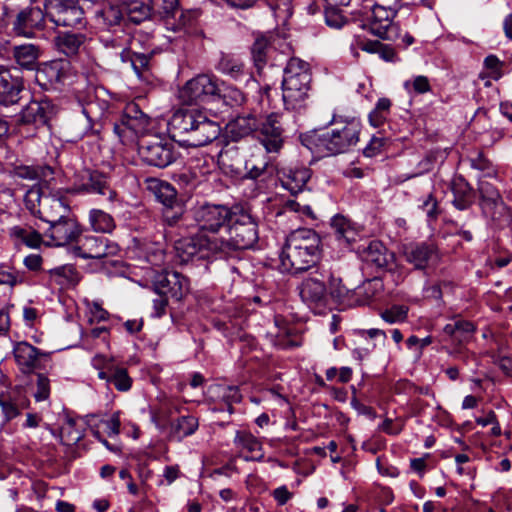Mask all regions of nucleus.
Listing matches in <instances>:
<instances>
[{
    "instance_id": "nucleus-1",
    "label": "nucleus",
    "mask_w": 512,
    "mask_h": 512,
    "mask_svg": "<svg viewBox=\"0 0 512 512\" xmlns=\"http://www.w3.org/2000/svg\"><path fill=\"white\" fill-rule=\"evenodd\" d=\"M227 237L218 235H198L176 243V255L181 263L194 258L207 259L218 253L249 249L258 240L257 225L252 217L241 208L235 207L233 217L226 229Z\"/></svg>"
},
{
    "instance_id": "nucleus-2",
    "label": "nucleus",
    "mask_w": 512,
    "mask_h": 512,
    "mask_svg": "<svg viewBox=\"0 0 512 512\" xmlns=\"http://www.w3.org/2000/svg\"><path fill=\"white\" fill-rule=\"evenodd\" d=\"M173 141L183 147H201L220 135V126L196 108L179 109L168 122Z\"/></svg>"
},
{
    "instance_id": "nucleus-3",
    "label": "nucleus",
    "mask_w": 512,
    "mask_h": 512,
    "mask_svg": "<svg viewBox=\"0 0 512 512\" xmlns=\"http://www.w3.org/2000/svg\"><path fill=\"white\" fill-rule=\"evenodd\" d=\"M332 128L324 133L312 132L302 137V144L321 156L345 153L359 142L361 123L355 118L331 120Z\"/></svg>"
},
{
    "instance_id": "nucleus-4",
    "label": "nucleus",
    "mask_w": 512,
    "mask_h": 512,
    "mask_svg": "<svg viewBox=\"0 0 512 512\" xmlns=\"http://www.w3.org/2000/svg\"><path fill=\"white\" fill-rule=\"evenodd\" d=\"M320 238L311 229L293 231L286 239L280 255L281 264L287 271L300 272L314 266L319 258Z\"/></svg>"
},
{
    "instance_id": "nucleus-5",
    "label": "nucleus",
    "mask_w": 512,
    "mask_h": 512,
    "mask_svg": "<svg viewBox=\"0 0 512 512\" xmlns=\"http://www.w3.org/2000/svg\"><path fill=\"white\" fill-rule=\"evenodd\" d=\"M311 82L309 64L291 58L284 69L282 98L287 110L301 111L307 106Z\"/></svg>"
},
{
    "instance_id": "nucleus-6",
    "label": "nucleus",
    "mask_w": 512,
    "mask_h": 512,
    "mask_svg": "<svg viewBox=\"0 0 512 512\" xmlns=\"http://www.w3.org/2000/svg\"><path fill=\"white\" fill-rule=\"evenodd\" d=\"M478 191L482 213L499 227L509 225L512 220L510 210L504 203L499 190L492 183L482 180Z\"/></svg>"
},
{
    "instance_id": "nucleus-7",
    "label": "nucleus",
    "mask_w": 512,
    "mask_h": 512,
    "mask_svg": "<svg viewBox=\"0 0 512 512\" xmlns=\"http://www.w3.org/2000/svg\"><path fill=\"white\" fill-rule=\"evenodd\" d=\"M138 151L145 163L159 168L167 167L175 160L173 144L159 135L141 139Z\"/></svg>"
},
{
    "instance_id": "nucleus-8",
    "label": "nucleus",
    "mask_w": 512,
    "mask_h": 512,
    "mask_svg": "<svg viewBox=\"0 0 512 512\" xmlns=\"http://www.w3.org/2000/svg\"><path fill=\"white\" fill-rule=\"evenodd\" d=\"M235 208L230 209L224 205L206 204L199 207L195 212V219L199 225L200 232L198 235H217L223 227L228 224L233 217Z\"/></svg>"
},
{
    "instance_id": "nucleus-9",
    "label": "nucleus",
    "mask_w": 512,
    "mask_h": 512,
    "mask_svg": "<svg viewBox=\"0 0 512 512\" xmlns=\"http://www.w3.org/2000/svg\"><path fill=\"white\" fill-rule=\"evenodd\" d=\"M220 92L217 82L208 75H198L186 82L179 91L180 100L188 105L198 104Z\"/></svg>"
},
{
    "instance_id": "nucleus-10",
    "label": "nucleus",
    "mask_w": 512,
    "mask_h": 512,
    "mask_svg": "<svg viewBox=\"0 0 512 512\" xmlns=\"http://www.w3.org/2000/svg\"><path fill=\"white\" fill-rule=\"evenodd\" d=\"M107 109V103L99 105L89 100L82 108L81 114L75 116L70 122L68 130L72 140H79L94 131L95 122L98 121Z\"/></svg>"
},
{
    "instance_id": "nucleus-11",
    "label": "nucleus",
    "mask_w": 512,
    "mask_h": 512,
    "mask_svg": "<svg viewBox=\"0 0 512 512\" xmlns=\"http://www.w3.org/2000/svg\"><path fill=\"white\" fill-rule=\"evenodd\" d=\"M150 118L144 114L135 103H129L120 119V123L114 124V131L120 137L144 135L150 128Z\"/></svg>"
},
{
    "instance_id": "nucleus-12",
    "label": "nucleus",
    "mask_w": 512,
    "mask_h": 512,
    "mask_svg": "<svg viewBox=\"0 0 512 512\" xmlns=\"http://www.w3.org/2000/svg\"><path fill=\"white\" fill-rule=\"evenodd\" d=\"M396 15L394 8L385 7L380 4H375L371 10L369 17L371 32L383 39L394 40L399 36V29L393 23V18Z\"/></svg>"
},
{
    "instance_id": "nucleus-13",
    "label": "nucleus",
    "mask_w": 512,
    "mask_h": 512,
    "mask_svg": "<svg viewBox=\"0 0 512 512\" xmlns=\"http://www.w3.org/2000/svg\"><path fill=\"white\" fill-rule=\"evenodd\" d=\"M47 223L50 227L45 235L50 238L51 245L64 246L75 241L81 233L78 223L67 216L63 219L59 215L49 217Z\"/></svg>"
},
{
    "instance_id": "nucleus-14",
    "label": "nucleus",
    "mask_w": 512,
    "mask_h": 512,
    "mask_svg": "<svg viewBox=\"0 0 512 512\" xmlns=\"http://www.w3.org/2000/svg\"><path fill=\"white\" fill-rule=\"evenodd\" d=\"M13 353L20 371L24 374L45 368V363L50 358L49 353L40 351L28 342L17 343Z\"/></svg>"
},
{
    "instance_id": "nucleus-15",
    "label": "nucleus",
    "mask_w": 512,
    "mask_h": 512,
    "mask_svg": "<svg viewBox=\"0 0 512 512\" xmlns=\"http://www.w3.org/2000/svg\"><path fill=\"white\" fill-rule=\"evenodd\" d=\"M23 89V78L18 75V70L0 65V105L11 106L18 103Z\"/></svg>"
},
{
    "instance_id": "nucleus-16",
    "label": "nucleus",
    "mask_w": 512,
    "mask_h": 512,
    "mask_svg": "<svg viewBox=\"0 0 512 512\" xmlns=\"http://www.w3.org/2000/svg\"><path fill=\"white\" fill-rule=\"evenodd\" d=\"M46 17L38 6H29L20 10L13 21V30L16 34L32 37L34 31L43 27Z\"/></svg>"
},
{
    "instance_id": "nucleus-17",
    "label": "nucleus",
    "mask_w": 512,
    "mask_h": 512,
    "mask_svg": "<svg viewBox=\"0 0 512 512\" xmlns=\"http://www.w3.org/2000/svg\"><path fill=\"white\" fill-rule=\"evenodd\" d=\"M76 184L79 191L108 195L110 201L116 196L115 191L109 187L106 176L96 170L85 168L79 171Z\"/></svg>"
},
{
    "instance_id": "nucleus-18",
    "label": "nucleus",
    "mask_w": 512,
    "mask_h": 512,
    "mask_svg": "<svg viewBox=\"0 0 512 512\" xmlns=\"http://www.w3.org/2000/svg\"><path fill=\"white\" fill-rule=\"evenodd\" d=\"M404 255L416 269H425L439 260L437 247L433 243L422 242L405 246Z\"/></svg>"
},
{
    "instance_id": "nucleus-19",
    "label": "nucleus",
    "mask_w": 512,
    "mask_h": 512,
    "mask_svg": "<svg viewBox=\"0 0 512 512\" xmlns=\"http://www.w3.org/2000/svg\"><path fill=\"white\" fill-rule=\"evenodd\" d=\"M258 131L260 134L259 139L267 152H278L282 148L283 129L276 114L268 115L265 121L260 120Z\"/></svg>"
},
{
    "instance_id": "nucleus-20",
    "label": "nucleus",
    "mask_w": 512,
    "mask_h": 512,
    "mask_svg": "<svg viewBox=\"0 0 512 512\" xmlns=\"http://www.w3.org/2000/svg\"><path fill=\"white\" fill-rule=\"evenodd\" d=\"M57 109L49 100L31 101L21 112V121L36 126L46 125L55 115Z\"/></svg>"
},
{
    "instance_id": "nucleus-21",
    "label": "nucleus",
    "mask_w": 512,
    "mask_h": 512,
    "mask_svg": "<svg viewBox=\"0 0 512 512\" xmlns=\"http://www.w3.org/2000/svg\"><path fill=\"white\" fill-rule=\"evenodd\" d=\"M66 63L53 60L40 63L35 69V80L45 90L56 89L65 74Z\"/></svg>"
},
{
    "instance_id": "nucleus-22",
    "label": "nucleus",
    "mask_w": 512,
    "mask_h": 512,
    "mask_svg": "<svg viewBox=\"0 0 512 512\" xmlns=\"http://www.w3.org/2000/svg\"><path fill=\"white\" fill-rule=\"evenodd\" d=\"M155 291L180 300L188 290V280L179 272L160 274L155 281Z\"/></svg>"
},
{
    "instance_id": "nucleus-23",
    "label": "nucleus",
    "mask_w": 512,
    "mask_h": 512,
    "mask_svg": "<svg viewBox=\"0 0 512 512\" xmlns=\"http://www.w3.org/2000/svg\"><path fill=\"white\" fill-rule=\"evenodd\" d=\"M260 127V115L255 112L243 113L231 120L226 126L227 135L238 141L258 131Z\"/></svg>"
},
{
    "instance_id": "nucleus-24",
    "label": "nucleus",
    "mask_w": 512,
    "mask_h": 512,
    "mask_svg": "<svg viewBox=\"0 0 512 512\" xmlns=\"http://www.w3.org/2000/svg\"><path fill=\"white\" fill-rule=\"evenodd\" d=\"M79 249L80 255L85 259H101L116 254L118 246L102 237L86 236Z\"/></svg>"
},
{
    "instance_id": "nucleus-25",
    "label": "nucleus",
    "mask_w": 512,
    "mask_h": 512,
    "mask_svg": "<svg viewBox=\"0 0 512 512\" xmlns=\"http://www.w3.org/2000/svg\"><path fill=\"white\" fill-rule=\"evenodd\" d=\"M300 296L304 302L309 304L324 303L327 289L323 276L319 273H314L305 278L300 285Z\"/></svg>"
},
{
    "instance_id": "nucleus-26",
    "label": "nucleus",
    "mask_w": 512,
    "mask_h": 512,
    "mask_svg": "<svg viewBox=\"0 0 512 512\" xmlns=\"http://www.w3.org/2000/svg\"><path fill=\"white\" fill-rule=\"evenodd\" d=\"M234 444L240 452H247V455L244 456L247 461H260L264 457L262 443L249 431H237Z\"/></svg>"
},
{
    "instance_id": "nucleus-27",
    "label": "nucleus",
    "mask_w": 512,
    "mask_h": 512,
    "mask_svg": "<svg viewBox=\"0 0 512 512\" xmlns=\"http://www.w3.org/2000/svg\"><path fill=\"white\" fill-rule=\"evenodd\" d=\"M40 56L41 50L34 44L17 45L11 49L12 59L23 70H35Z\"/></svg>"
},
{
    "instance_id": "nucleus-28",
    "label": "nucleus",
    "mask_w": 512,
    "mask_h": 512,
    "mask_svg": "<svg viewBox=\"0 0 512 512\" xmlns=\"http://www.w3.org/2000/svg\"><path fill=\"white\" fill-rule=\"evenodd\" d=\"M218 70L236 81L248 82L253 78L244 62L233 55H223L218 63Z\"/></svg>"
},
{
    "instance_id": "nucleus-29",
    "label": "nucleus",
    "mask_w": 512,
    "mask_h": 512,
    "mask_svg": "<svg viewBox=\"0 0 512 512\" xmlns=\"http://www.w3.org/2000/svg\"><path fill=\"white\" fill-rule=\"evenodd\" d=\"M331 228L334 236L340 245L349 246L358 237V231L354 224L342 215L332 218Z\"/></svg>"
},
{
    "instance_id": "nucleus-30",
    "label": "nucleus",
    "mask_w": 512,
    "mask_h": 512,
    "mask_svg": "<svg viewBox=\"0 0 512 512\" xmlns=\"http://www.w3.org/2000/svg\"><path fill=\"white\" fill-rule=\"evenodd\" d=\"M310 177L311 171L306 167L290 168L284 172L281 182L285 189L296 195L304 190Z\"/></svg>"
},
{
    "instance_id": "nucleus-31",
    "label": "nucleus",
    "mask_w": 512,
    "mask_h": 512,
    "mask_svg": "<svg viewBox=\"0 0 512 512\" xmlns=\"http://www.w3.org/2000/svg\"><path fill=\"white\" fill-rule=\"evenodd\" d=\"M142 35L138 32L130 34L128 32L120 31V34H115L112 37L103 40L106 48H112L119 54L120 58L128 57V50L132 44H140Z\"/></svg>"
},
{
    "instance_id": "nucleus-32",
    "label": "nucleus",
    "mask_w": 512,
    "mask_h": 512,
    "mask_svg": "<svg viewBox=\"0 0 512 512\" xmlns=\"http://www.w3.org/2000/svg\"><path fill=\"white\" fill-rule=\"evenodd\" d=\"M363 258L377 268H385L393 261L394 255L381 242L371 241L363 250Z\"/></svg>"
},
{
    "instance_id": "nucleus-33",
    "label": "nucleus",
    "mask_w": 512,
    "mask_h": 512,
    "mask_svg": "<svg viewBox=\"0 0 512 512\" xmlns=\"http://www.w3.org/2000/svg\"><path fill=\"white\" fill-rule=\"evenodd\" d=\"M453 205L458 210L468 209L474 201V193L469 183L463 177H456L451 183Z\"/></svg>"
},
{
    "instance_id": "nucleus-34",
    "label": "nucleus",
    "mask_w": 512,
    "mask_h": 512,
    "mask_svg": "<svg viewBox=\"0 0 512 512\" xmlns=\"http://www.w3.org/2000/svg\"><path fill=\"white\" fill-rule=\"evenodd\" d=\"M475 332V326L472 322L465 320H457L449 323L443 328V333L452 343L462 345L468 342Z\"/></svg>"
},
{
    "instance_id": "nucleus-35",
    "label": "nucleus",
    "mask_w": 512,
    "mask_h": 512,
    "mask_svg": "<svg viewBox=\"0 0 512 512\" xmlns=\"http://www.w3.org/2000/svg\"><path fill=\"white\" fill-rule=\"evenodd\" d=\"M51 283L62 288L75 286L80 281V274L73 265H63L48 271Z\"/></svg>"
},
{
    "instance_id": "nucleus-36",
    "label": "nucleus",
    "mask_w": 512,
    "mask_h": 512,
    "mask_svg": "<svg viewBox=\"0 0 512 512\" xmlns=\"http://www.w3.org/2000/svg\"><path fill=\"white\" fill-rule=\"evenodd\" d=\"M84 41L83 34L70 32L60 33L54 39L57 49L67 56L77 54Z\"/></svg>"
},
{
    "instance_id": "nucleus-37",
    "label": "nucleus",
    "mask_w": 512,
    "mask_h": 512,
    "mask_svg": "<svg viewBox=\"0 0 512 512\" xmlns=\"http://www.w3.org/2000/svg\"><path fill=\"white\" fill-rule=\"evenodd\" d=\"M198 420L193 416H182L171 423L169 437L172 440L181 441L192 435L198 428Z\"/></svg>"
},
{
    "instance_id": "nucleus-38",
    "label": "nucleus",
    "mask_w": 512,
    "mask_h": 512,
    "mask_svg": "<svg viewBox=\"0 0 512 512\" xmlns=\"http://www.w3.org/2000/svg\"><path fill=\"white\" fill-rule=\"evenodd\" d=\"M122 8L134 23H141L148 19L153 12L151 2L146 3L141 0H123Z\"/></svg>"
},
{
    "instance_id": "nucleus-39",
    "label": "nucleus",
    "mask_w": 512,
    "mask_h": 512,
    "mask_svg": "<svg viewBox=\"0 0 512 512\" xmlns=\"http://www.w3.org/2000/svg\"><path fill=\"white\" fill-rule=\"evenodd\" d=\"M88 220L91 228L99 233H111L115 227L114 218L101 209H91L89 211Z\"/></svg>"
},
{
    "instance_id": "nucleus-40",
    "label": "nucleus",
    "mask_w": 512,
    "mask_h": 512,
    "mask_svg": "<svg viewBox=\"0 0 512 512\" xmlns=\"http://www.w3.org/2000/svg\"><path fill=\"white\" fill-rule=\"evenodd\" d=\"M140 44H132L129 48L128 57L122 58L123 62H130L133 70L138 77H143L144 72L148 69L150 57L147 53L140 51Z\"/></svg>"
},
{
    "instance_id": "nucleus-41",
    "label": "nucleus",
    "mask_w": 512,
    "mask_h": 512,
    "mask_svg": "<svg viewBox=\"0 0 512 512\" xmlns=\"http://www.w3.org/2000/svg\"><path fill=\"white\" fill-rule=\"evenodd\" d=\"M67 207L68 205H66L61 199L52 196H45L43 199V208L38 217L45 222H47V218L58 217V215L63 219L66 217L65 214L67 213Z\"/></svg>"
},
{
    "instance_id": "nucleus-42",
    "label": "nucleus",
    "mask_w": 512,
    "mask_h": 512,
    "mask_svg": "<svg viewBox=\"0 0 512 512\" xmlns=\"http://www.w3.org/2000/svg\"><path fill=\"white\" fill-rule=\"evenodd\" d=\"M269 165L267 157L261 153L251 154V156L245 160L244 169L245 177L256 180L262 176Z\"/></svg>"
},
{
    "instance_id": "nucleus-43",
    "label": "nucleus",
    "mask_w": 512,
    "mask_h": 512,
    "mask_svg": "<svg viewBox=\"0 0 512 512\" xmlns=\"http://www.w3.org/2000/svg\"><path fill=\"white\" fill-rule=\"evenodd\" d=\"M57 26L80 28L85 25L84 11L79 5V1L66 10L59 20H54Z\"/></svg>"
},
{
    "instance_id": "nucleus-44",
    "label": "nucleus",
    "mask_w": 512,
    "mask_h": 512,
    "mask_svg": "<svg viewBox=\"0 0 512 512\" xmlns=\"http://www.w3.org/2000/svg\"><path fill=\"white\" fill-rule=\"evenodd\" d=\"M270 50L271 47L269 45L268 40L265 37L262 36L256 38L251 48V54L258 73L261 72L262 68L266 64L267 55Z\"/></svg>"
},
{
    "instance_id": "nucleus-45",
    "label": "nucleus",
    "mask_w": 512,
    "mask_h": 512,
    "mask_svg": "<svg viewBox=\"0 0 512 512\" xmlns=\"http://www.w3.org/2000/svg\"><path fill=\"white\" fill-rule=\"evenodd\" d=\"M197 19V13L194 11H180L174 17L166 21V25L173 31L186 30L191 27Z\"/></svg>"
},
{
    "instance_id": "nucleus-46",
    "label": "nucleus",
    "mask_w": 512,
    "mask_h": 512,
    "mask_svg": "<svg viewBox=\"0 0 512 512\" xmlns=\"http://www.w3.org/2000/svg\"><path fill=\"white\" fill-rule=\"evenodd\" d=\"M110 378L109 383H112L119 391H128L132 386V379L129 377L125 368L119 367L116 364L109 366Z\"/></svg>"
},
{
    "instance_id": "nucleus-47",
    "label": "nucleus",
    "mask_w": 512,
    "mask_h": 512,
    "mask_svg": "<svg viewBox=\"0 0 512 512\" xmlns=\"http://www.w3.org/2000/svg\"><path fill=\"white\" fill-rule=\"evenodd\" d=\"M257 0H243L236 5L241 8H249L254 5ZM265 3L273 10L276 14L283 17H288L292 14L291 2L292 0H264Z\"/></svg>"
},
{
    "instance_id": "nucleus-48",
    "label": "nucleus",
    "mask_w": 512,
    "mask_h": 512,
    "mask_svg": "<svg viewBox=\"0 0 512 512\" xmlns=\"http://www.w3.org/2000/svg\"><path fill=\"white\" fill-rule=\"evenodd\" d=\"M12 235L21 240L30 248H38L42 243V236L36 230L16 226L12 228Z\"/></svg>"
},
{
    "instance_id": "nucleus-49",
    "label": "nucleus",
    "mask_w": 512,
    "mask_h": 512,
    "mask_svg": "<svg viewBox=\"0 0 512 512\" xmlns=\"http://www.w3.org/2000/svg\"><path fill=\"white\" fill-rule=\"evenodd\" d=\"M98 18L108 28L118 26L123 20V8L115 5L104 6L98 13Z\"/></svg>"
},
{
    "instance_id": "nucleus-50",
    "label": "nucleus",
    "mask_w": 512,
    "mask_h": 512,
    "mask_svg": "<svg viewBox=\"0 0 512 512\" xmlns=\"http://www.w3.org/2000/svg\"><path fill=\"white\" fill-rule=\"evenodd\" d=\"M44 197L45 196H43L41 188L39 186H33L25 194V207L31 212V214L39 216L40 211L43 208Z\"/></svg>"
},
{
    "instance_id": "nucleus-51",
    "label": "nucleus",
    "mask_w": 512,
    "mask_h": 512,
    "mask_svg": "<svg viewBox=\"0 0 512 512\" xmlns=\"http://www.w3.org/2000/svg\"><path fill=\"white\" fill-rule=\"evenodd\" d=\"M150 2L153 13L165 18L166 21L179 12L178 0H150Z\"/></svg>"
},
{
    "instance_id": "nucleus-52",
    "label": "nucleus",
    "mask_w": 512,
    "mask_h": 512,
    "mask_svg": "<svg viewBox=\"0 0 512 512\" xmlns=\"http://www.w3.org/2000/svg\"><path fill=\"white\" fill-rule=\"evenodd\" d=\"M17 177L26 180H40L52 174V170L49 167L41 166H19L15 169Z\"/></svg>"
},
{
    "instance_id": "nucleus-53",
    "label": "nucleus",
    "mask_w": 512,
    "mask_h": 512,
    "mask_svg": "<svg viewBox=\"0 0 512 512\" xmlns=\"http://www.w3.org/2000/svg\"><path fill=\"white\" fill-rule=\"evenodd\" d=\"M216 96L221 97L224 103L231 107L241 106L246 101L244 93L234 86L220 88V92Z\"/></svg>"
},
{
    "instance_id": "nucleus-54",
    "label": "nucleus",
    "mask_w": 512,
    "mask_h": 512,
    "mask_svg": "<svg viewBox=\"0 0 512 512\" xmlns=\"http://www.w3.org/2000/svg\"><path fill=\"white\" fill-rule=\"evenodd\" d=\"M183 214H184V208L177 203L165 206L163 209L164 221L169 226H174V225L178 224V222L181 220Z\"/></svg>"
},
{
    "instance_id": "nucleus-55",
    "label": "nucleus",
    "mask_w": 512,
    "mask_h": 512,
    "mask_svg": "<svg viewBox=\"0 0 512 512\" xmlns=\"http://www.w3.org/2000/svg\"><path fill=\"white\" fill-rule=\"evenodd\" d=\"M404 87L408 91L412 89L418 94H424L431 90L429 79L423 75L416 76L413 80L406 81Z\"/></svg>"
},
{
    "instance_id": "nucleus-56",
    "label": "nucleus",
    "mask_w": 512,
    "mask_h": 512,
    "mask_svg": "<svg viewBox=\"0 0 512 512\" xmlns=\"http://www.w3.org/2000/svg\"><path fill=\"white\" fill-rule=\"evenodd\" d=\"M407 308L404 306H393L382 313V318L388 323L402 322L407 317Z\"/></svg>"
},
{
    "instance_id": "nucleus-57",
    "label": "nucleus",
    "mask_w": 512,
    "mask_h": 512,
    "mask_svg": "<svg viewBox=\"0 0 512 512\" xmlns=\"http://www.w3.org/2000/svg\"><path fill=\"white\" fill-rule=\"evenodd\" d=\"M329 293L333 298L342 300L348 295L349 289L342 283L341 278L331 276L329 281Z\"/></svg>"
},
{
    "instance_id": "nucleus-58",
    "label": "nucleus",
    "mask_w": 512,
    "mask_h": 512,
    "mask_svg": "<svg viewBox=\"0 0 512 512\" xmlns=\"http://www.w3.org/2000/svg\"><path fill=\"white\" fill-rule=\"evenodd\" d=\"M156 196L164 204V206L176 203L175 190L168 183L159 184Z\"/></svg>"
},
{
    "instance_id": "nucleus-59",
    "label": "nucleus",
    "mask_w": 512,
    "mask_h": 512,
    "mask_svg": "<svg viewBox=\"0 0 512 512\" xmlns=\"http://www.w3.org/2000/svg\"><path fill=\"white\" fill-rule=\"evenodd\" d=\"M76 422L69 419L67 424L62 428V437L66 438L68 445L78 443L82 438L83 434L75 429Z\"/></svg>"
},
{
    "instance_id": "nucleus-60",
    "label": "nucleus",
    "mask_w": 512,
    "mask_h": 512,
    "mask_svg": "<svg viewBox=\"0 0 512 512\" xmlns=\"http://www.w3.org/2000/svg\"><path fill=\"white\" fill-rule=\"evenodd\" d=\"M0 407L5 418V422L12 420L20 414L19 407L10 398L0 397Z\"/></svg>"
},
{
    "instance_id": "nucleus-61",
    "label": "nucleus",
    "mask_w": 512,
    "mask_h": 512,
    "mask_svg": "<svg viewBox=\"0 0 512 512\" xmlns=\"http://www.w3.org/2000/svg\"><path fill=\"white\" fill-rule=\"evenodd\" d=\"M222 399L227 405V410L230 413H232V404L240 402L242 399V395L240 394L239 389L237 387L227 386L223 388Z\"/></svg>"
},
{
    "instance_id": "nucleus-62",
    "label": "nucleus",
    "mask_w": 512,
    "mask_h": 512,
    "mask_svg": "<svg viewBox=\"0 0 512 512\" xmlns=\"http://www.w3.org/2000/svg\"><path fill=\"white\" fill-rule=\"evenodd\" d=\"M77 1L64 3V4H56L54 5H45L46 17L53 22L54 20H59L60 16H63L67 9L72 7Z\"/></svg>"
},
{
    "instance_id": "nucleus-63",
    "label": "nucleus",
    "mask_w": 512,
    "mask_h": 512,
    "mask_svg": "<svg viewBox=\"0 0 512 512\" xmlns=\"http://www.w3.org/2000/svg\"><path fill=\"white\" fill-rule=\"evenodd\" d=\"M325 21L332 28H340L345 22L344 17L340 14L336 7H326Z\"/></svg>"
},
{
    "instance_id": "nucleus-64",
    "label": "nucleus",
    "mask_w": 512,
    "mask_h": 512,
    "mask_svg": "<svg viewBox=\"0 0 512 512\" xmlns=\"http://www.w3.org/2000/svg\"><path fill=\"white\" fill-rule=\"evenodd\" d=\"M386 139L381 136H373L368 143V145L364 148L363 153L366 157H374L381 153L382 148L385 145Z\"/></svg>"
}]
</instances>
